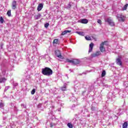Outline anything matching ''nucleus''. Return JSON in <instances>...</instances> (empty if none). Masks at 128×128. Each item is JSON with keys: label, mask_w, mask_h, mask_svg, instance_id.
Returning a JSON list of instances; mask_svg holds the SVG:
<instances>
[{"label": "nucleus", "mask_w": 128, "mask_h": 128, "mask_svg": "<svg viewBox=\"0 0 128 128\" xmlns=\"http://www.w3.org/2000/svg\"><path fill=\"white\" fill-rule=\"evenodd\" d=\"M42 73L44 76H50L52 74V70L48 67H46L45 68H42Z\"/></svg>", "instance_id": "1"}, {"label": "nucleus", "mask_w": 128, "mask_h": 128, "mask_svg": "<svg viewBox=\"0 0 128 128\" xmlns=\"http://www.w3.org/2000/svg\"><path fill=\"white\" fill-rule=\"evenodd\" d=\"M126 16L122 13L118 14L116 16L117 20H118V22H124L126 20Z\"/></svg>", "instance_id": "2"}, {"label": "nucleus", "mask_w": 128, "mask_h": 128, "mask_svg": "<svg viewBox=\"0 0 128 128\" xmlns=\"http://www.w3.org/2000/svg\"><path fill=\"white\" fill-rule=\"evenodd\" d=\"M106 42H108V41H104L100 44V50L101 52H106V48H104V44L108 46V44H106Z\"/></svg>", "instance_id": "3"}, {"label": "nucleus", "mask_w": 128, "mask_h": 128, "mask_svg": "<svg viewBox=\"0 0 128 128\" xmlns=\"http://www.w3.org/2000/svg\"><path fill=\"white\" fill-rule=\"evenodd\" d=\"M65 62H70L72 64H80V60L78 59H72L70 60V59H66Z\"/></svg>", "instance_id": "4"}, {"label": "nucleus", "mask_w": 128, "mask_h": 128, "mask_svg": "<svg viewBox=\"0 0 128 128\" xmlns=\"http://www.w3.org/2000/svg\"><path fill=\"white\" fill-rule=\"evenodd\" d=\"M106 22H108V24L109 26H114L115 24L114 20H112V18H108L106 19V20H105Z\"/></svg>", "instance_id": "5"}, {"label": "nucleus", "mask_w": 128, "mask_h": 128, "mask_svg": "<svg viewBox=\"0 0 128 128\" xmlns=\"http://www.w3.org/2000/svg\"><path fill=\"white\" fill-rule=\"evenodd\" d=\"M55 55L57 56V58H60L61 60H64V58L62 56V53L59 50H55Z\"/></svg>", "instance_id": "6"}, {"label": "nucleus", "mask_w": 128, "mask_h": 128, "mask_svg": "<svg viewBox=\"0 0 128 128\" xmlns=\"http://www.w3.org/2000/svg\"><path fill=\"white\" fill-rule=\"evenodd\" d=\"M16 6H18V4L16 3V1H12L11 5V8L12 10H16Z\"/></svg>", "instance_id": "7"}, {"label": "nucleus", "mask_w": 128, "mask_h": 128, "mask_svg": "<svg viewBox=\"0 0 128 128\" xmlns=\"http://www.w3.org/2000/svg\"><path fill=\"white\" fill-rule=\"evenodd\" d=\"M102 54V52L100 51H97L95 53L92 54H91L92 58H96V56H100Z\"/></svg>", "instance_id": "8"}, {"label": "nucleus", "mask_w": 128, "mask_h": 128, "mask_svg": "<svg viewBox=\"0 0 128 128\" xmlns=\"http://www.w3.org/2000/svg\"><path fill=\"white\" fill-rule=\"evenodd\" d=\"M116 64H117L118 66H122V58H120L116 59Z\"/></svg>", "instance_id": "9"}, {"label": "nucleus", "mask_w": 128, "mask_h": 128, "mask_svg": "<svg viewBox=\"0 0 128 128\" xmlns=\"http://www.w3.org/2000/svg\"><path fill=\"white\" fill-rule=\"evenodd\" d=\"M94 43L92 42L90 44V49L88 50V52H92V50L94 49Z\"/></svg>", "instance_id": "10"}, {"label": "nucleus", "mask_w": 128, "mask_h": 128, "mask_svg": "<svg viewBox=\"0 0 128 128\" xmlns=\"http://www.w3.org/2000/svg\"><path fill=\"white\" fill-rule=\"evenodd\" d=\"M43 8H44V4H40L38 6L37 10H38V12H40V10H42Z\"/></svg>", "instance_id": "11"}, {"label": "nucleus", "mask_w": 128, "mask_h": 128, "mask_svg": "<svg viewBox=\"0 0 128 128\" xmlns=\"http://www.w3.org/2000/svg\"><path fill=\"white\" fill-rule=\"evenodd\" d=\"M72 32V30H65L61 34V36H64L65 34H70Z\"/></svg>", "instance_id": "12"}, {"label": "nucleus", "mask_w": 128, "mask_h": 128, "mask_svg": "<svg viewBox=\"0 0 128 128\" xmlns=\"http://www.w3.org/2000/svg\"><path fill=\"white\" fill-rule=\"evenodd\" d=\"M80 22L81 24H86L88 22V20L87 19L84 18V19H82L80 20Z\"/></svg>", "instance_id": "13"}, {"label": "nucleus", "mask_w": 128, "mask_h": 128, "mask_svg": "<svg viewBox=\"0 0 128 128\" xmlns=\"http://www.w3.org/2000/svg\"><path fill=\"white\" fill-rule=\"evenodd\" d=\"M6 82V78H0V84H2V82Z\"/></svg>", "instance_id": "14"}, {"label": "nucleus", "mask_w": 128, "mask_h": 128, "mask_svg": "<svg viewBox=\"0 0 128 128\" xmlns=\"http://www.w3.org/2000/svg\"><path fill=\"white\" fill-rule=\"evenodd\" d=\"M54 44H60V42L58 41V40L55 39L53 41Z\"/></svg>", "instance_id": "15"}, {"label": "nucleus", "mask_w": 128, "mask_h": 128, "mask_svg": "<svg viewBox=\"0 0 128 128\" xmlns=\"http://www.w3.org/2000/svg\"><path fill=\"white\" fill-rule=\"evenodd\" d=\"M128 122H125L123 124H122V128H128Z\"/></svg>", "instance_id": "16"}, {"label": "nucleus", "mask_w": 128, "mask_h": 128, "mask_svg": "<svg viewBox=\"0 0 128 128\" xmlns=\"http://www.w3.org/2000/svg\"><path fill=\"white\" fill-rule=\"evenodd\" d=\"M85 38L86 40H92V38L90 36H86Z\"/></svg>", "instance_id": "17"}, {"label": "nucleus", "mask_w": 128, "mask_h": 128, "mask_svg": "<svg viewBox=\"0 0 128 128\" xmlns=\"http://www.w3.org/2000/svg\"><path fill=\"white\" fill-rule=\"evenodd\" d=\"M67 126H68V128H74V126H72V124L71 123H68L67 124Z\"/></svg>", "instance_id": "18"}, {"label": "nucleus", "mask_w": 128, "mask_h": 128, "mask_svg": "<svg viewBox=\"0 0 128 128\" xmlns=\"http://www.w3.org/2000/svg\"><path fill=\"white\" fill-rule=\"evenodd\" d=\"M128 4H125L122 8V10H126V8H128Z\"/></svg>", "instance_id": "19"}, {"label": "nucleus", "mask_w": 128, "mask_h": 128, "mask_svg": "<svg viewBox=\"0 0 128 128\" xmlns=\"http://www.w3.org/2000/svg\"><path fill=\"white\" fill-rule=\"evenodd\" d=\"M12 10H8L7 12V14L8 16H12V13H11Z\"/></svg>", "instance_id": "20"}, {"label": "nucleus", "mask_w": 128, "mask_h": 128, "mask_svg": "<svg viewBox=\"0 0 128 128\" xmlns=\"http://www.w3.org/2000/svg\"><path fill=\"white\" fill-rule=\"evenodd\" d=\"M77 32V34H80V36H84V32Z\"/></svg>", "instance_id": "21"}, {"label": "nucleus", "mask_w": 128, "mask_h": 128, "mask_svg": "<svg viewBox=\"0 0 128 128\" xmlns=\"http://www.w3.org/2000/svg\"><path fill=\"white\" fill-rule=\"evenodd\" d=\"M106 70H104L102 72V78H104V76H106Z\"/></svg>", "instance_id": "22"}, {"label": "nucleus", "mask_w": 128, "mask_h": 128, "mask_svg": "<svg viewBox=\"0 0 128 128\" xmlns=\"http://www.w3.org/2000/svg\"><path fill=\"white\" fill-rule=\"evenodd\" d=\"M4 18H2V16H0V22L1 24H4Z\"/></svg>", "instance_id": "23"}, {"label": "nucleus", "mask_w": 128, "mask_h": 128, "mask_svg": "<svg viewBox=\"0 0 128 128\" xmlns=\"http://www.w3.org/2000/svg\"><path fill=\"white\" fill-rule=\"evenodd\" d=\"M61 90H62L63 92H65V90H66V86H64L61 88Z\"/></svg>", "instance_id": "24"}, {"label": "nucleus", "mask_w": 128, "mask_h": 128, "mask_svg": "<svg viewBox=\"0 0 128 128\" xmlns=\"http://www.w3.org/2000/svg\"><path fill=\"white\" fill-rule=\"evenodd\" d=\"M40 16V14H38V15L34 16V18H36V20H38Z\"/></svg>", "instance_id": "25"}, {"label": "nucleus", "mask_w": 128, "mask_h": 128, "mask_svg": "<svg viewBox=\"0 0 128 128\" xmlns=\"http://www.w3.org/2000/svg\"><path fill=\"white\" fill-rule=\"evenodd\" d=\"M35 93H36V89L34 88L31 92V94H34Z\"/></svg>", "instance_id": "26"}, {"label": "nucleus", "mask_w": 128, "mask_h": 128, "mask_svg": "<svg viewBox=\"0 0 128 128\" xmlns=\"http://www.w3.org/2000/svg\"><path fill=\"white\" fill-rule=\"evenodd\" d=\"M48 26H50V24L46 23V24H44V28H48Z\"/></svg>", "instance_id": "27"}, {"label": "nucleus", "mask_w": 128, "mask_h": 128, "mask_svg": "<svg viewBox=\"0 0 128 128\" xmlns=\"http://www.w3.org/2000/svg\"><path fill=\"white\" fill-rule=\"evenodd\" d=\"M4 103L0 102V108H4Z\"/></svg>", "instance_id": "28"}, {"label": "nucleus", "mask_w": 128, "mask_h": 128, "mask_svg": "<svg viewBox=\"0 0 128 128\" xmlns=\"http://www.w3.org/2000/svg\"><path fill=\"white\" fill-rule=\"evenodd\" d=\"M97 22L98 24H102V20L98 19V20H97Z\"/></svg>", "instance_id": "29"}, {"label": "nucleus", "mask_w": 128, "mask_h": 128, "mask_svg": "<svg viewBox=\"0 0 128 128\" xmlns=\"http://www.w3.org/2000/svg\"><path fill=\"white\" fill-rule=\"evenodd\" d=\"M67 8H72V5L70 4H68Z\"/></svg>", "instance_id": "30"}, {"label": "nucleus", "mask_w": 128, "mask_h": 128, "mask_svg": "<svg viewBox=\"0 0 128 128\" xmlns=\"http://www.w3.org/2000/svg\"><path fill=\"white\" fill-rule=\"evenodd\" d=\"M50 128H54V124L51 123V124H50Z\"/></svg>", "instance_id": "31"}, {"label": "nucleus", "mask_w": 128, "mask_h": 128, "mask_svg": "<svg viewBox=\"0 0 128 128\" xmlns=\"http://www.w3.org/2000/svg\"><path fill=\"white\" fill-rule=\"evenodd\" d=\"M1 48H2V45H1Z\"/></svg>", "instance_id": "32"}]
</instances>
